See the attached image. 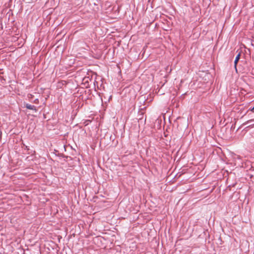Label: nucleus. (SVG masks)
Instances as JSON below:
<instances>
[{
  "instance_id": "nucleus-1",
  "label": "nucleus",
  "mask_w": 254,
  "mask_h": 254,
  "mask_svg": "<svg viewBox=\"0 0 254 254\" xmlns=\"http://www.w3.org/2000/svg\"><path fill=\"white\" fill-rule=\"evenodd\" d=\"M83 81H84L85 83L84 84V87H82L81 88H83V90L82 91L80 90V96L82 97V100H85L86 98L84 97V93L86 94V92L88 93H89L90 90L89 89H85L84 88H87L88 86V78H84L83 79ZM81 88V87H80Z\"/></svg>"
},
{
  "instance_id": "nucleus-2",
  "label": "nucleus",
  "mask_w": 254,
  "mask_h": 254,
  "mask_svg": "<svg viewBox=\"0 0 254 254\" xmlns=\"http://www.w3.org/2000/svg\"><path fill=\"white\" fill-rule=\"evenodd\" d=\"M240 57H241V53L239 52L238 53V54L237 55V56H236V57L235 58V61H234V66H235V68L236 70H237V64L238 62H239L240 59Z\"/></svg>"
},
{
  "instance_id": "nucleus-3",
  "label": "nucleus",
  "mask_w": 254,
  "mask_h": 254,
  "mask_svg": "<svg viewBox=\"0 0 254 254\" xmlns=\"http://www.w3.org/2000/svg\"><path fill=\"white\" fill-rule=\"evenodd\" d=\"M25 107H26V108H27L28 109L34 110L35 112H36L37 111V110L36 109V107L33 105H31L30 104H26Z\"/></svg>"
},
{
  "instance_id": "nucleus-4",
  "label": "nucleus",
  "mask_w": 254,
  "mask_h": 254,
  "mask_svg": "<svg viewBox=\"0 0 254 254\" xmlns=\"http://www.w3.org/2000/svg\"><path fill=\"white\" fill-rule=\"evenodd\" d=\"M251 111L253 112H254V107L251 110Z\"/></svg>"
},
{
  "instance_id": "nucleus-5",
  "label": "nucleus",
  "mask_w": 254,
  "mask_h": 254,
  "mask_svg": "<svg viewBox=\"0 0 254 254\" xmlns=\"http://www.w3.org/2000/svg\"><path fill=\"white\" fill-rule=\"evenodd\" d=\"M29 95H30V97H31L32 95L30 94Z\"/></svg>"
},
{
  "instance_id": "nucleus-6",
  "label": "nucleus",
  "mask_w": 254,
  "mask_h": 254,
  "mask_svg": "<svg viewBox=\"0 0 254 254\" xmlns=\"http://www.w3.org/2000/svg\"><path fill=\"white\" fill-rule=\"evenodd\" d=\"M29 95H30V97H31L32 95L30 94Z\"/></svg>"
}]
</instances>
